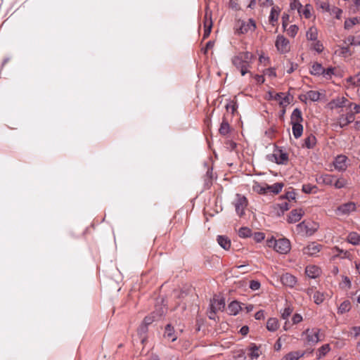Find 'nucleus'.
I'll return each instance as SVG.
<instances>
[{"instance_id":"nucleus-53","label":"nucleus","mask_w":360,"mask_h":360,"mask_svg":"<svg viewBox=\"0 0 360 360\" xmlns=\"http://www.w3.org/2000/svg\"><path fill=\"white\" fill-rule=\"evenodd\" d=\"M347 101V100L345 98L342 97L341 98H338V99L334 101L333 103H335L336 107L342 108L346 105L345 103Z\"/></svg>"},{"instance_id":"nucleus-37","label":"nucleus","mask_w":360,"mask_h":360,"mask_svg":"<svg viewBox=\"0 0 360 360\" xmlns=\"http://www.w3.org/2000/svg\"><path fill=\"white\" fill-rule=\"evenodd\" d=\"M274 99L279 101L281 105H285L289 103V99L288 96H285L283 93H277L274 97Z\"/></svg>"},{"instance_id":"nucleus-16","label":"nucleus","mask_w":360,"mask_h":360,"mask_svg":"<svg viewBox=\"0 0 360 360\" xmlns=\"http://www.w3.org/2000/svg\"><path fill=\"white\" fill-rule=\"evenodd\" d=\"M321 273L320 269L315 265H309L305 269V274L311 278H317Z\"/></svg>"},{"instance_id":"nucleus-39","label":"nucleus","mask_w":360,"mask_h":360,"mask_svg":"<svg viewBox=\"0 0 360 360\" xmlns=\"http://www.w3.org/2000/svg\"><path fill=\"white\" fill-rule=\"evenodd\" d=\"M308 40L315 41L317 39V30L314 27H310L306 34Z\"/></svg>"},{"instance_id":"nucleus-23","label":"nucleus","mask_w":360,"mask_h":360,"mask_svg":"<svg viewBox=\"0 0 360 360\" xmlns=\"http://www.w3.org/2000/svg\"><path fill=\"white\" fill-rule=\"evenodd\" d=\"M219 245L224 250H229L231 248L230 239L224 236H218L217 239Z\"/></svg>"},{"instance_id":"nucleus-19","label":"nucleus","mask_w":360,"mask_h":360,"mask_svg":"<svg viewBox=\"0 0 360 360\" xmlns=\"http://www.w3.org/2000/svg\"><path fill=\"white\" fill-rule=\"evenodd\" d=\"M281 281L285 285L289 287H293L297 283L296 278L290 274H283L281 277Z\"/></svg>"},{"instance_id":"nucleus-62","label":"nucleus","mask_w":360,"mask_h":360,"mask_svg":"<svg viewBox=\"0 0 360 360\" xmlns=\"http://www.w3.org/2000/svg\"><path fill=\"white\" fill-rule=\"evenodd\" d=\"M274 4V3L273 0H264L263 1H262L260 3V6H263V7L271 6V8H272L273 6H275Z\"/></svg>"},{"instance_id":"nucleus-42","label":"nucleus","mask_w":360,"mask_h":360,"mask_svg":"<svg viewBox=\"0 0 360 360\" xmlns=\"http://www.w3.org/2000/svg\"><path fill=\"white\" fill-rule=\"evenodd\" d=\"M328 13L331 15H335V17L339 20L341 18L342 10L336 6H332L330 7V11H329Z\"/></svg>"},{"instance_id":"nucleus-13","label":"nucleus","mask_w":360,"mask_h":360,"mask_svg":"<svg viewBox=\"0 0 360 360\" xmlns=\"http://www.w3.org/2000/svg\"><path fill=\"white\" fill-rule=\"evenodd\" d=\"M347 158L345 155H338L335 161L333 162L334 167L338 171H345L346 170L347 165Z\"/></svg>"},{"instance_id":"nucleus-33","label":"nucleus","mask_w":360,"mask_h":360,"mask_svg":"<svg viewBox=\"0 0 360 360\" xmlns=\"http://www.w3.org/2000/svg\"><path fill=\"white\" fill-rule=\"evenodd\" d=\"M360 23V18L354 17L348 18L345 21L344 27L346 30L351 29L354 25Z\"/></svg>"},{"instance_id":"nucleus-22","label":"nucleus","mask_w":360,"mask_h":360,"mask_svg":"<svg viewBox=\"0 0 360 360\" xmlns=\"http://www.w3.org/2000/svg\"><path fill=\"white\" fill-rule=\"evenodd\" d=\"M241 309L240 303L237 301L231 302L228 306V314L230 315H236Z\"/></svg>"},{"instance_id":"nucleus-34","label":"nucleus","mask_w":360,"mask_h":360,"mask_svg":"<svg viewBox=\"0 0 360 360\" xmlns=\"http://www.w3.org/2000/svg\"><path fill=\"white\" fill-rule=\"evenodd\" d=\"M249 350V356L251 359H257L259 356V349L255 344H251Z\"/></svg>"},{"instance_id":"nucleus-12","label":"nucleus","mask_w":360,"mask_h":360,"mask_svg":"<svg viewBox=\"0 0 360 360\" xmlns=\"http://www.w3.org/2000/svg\"><path fill=\"white\" fill-rule=\"evenodd\" d=\"M322 245L313 242L309 243L307 247L304 248L303 253L309 256H314L321 250Z\"/></svg>"},{"instance_id":"nucleus-38","label":"nucleus","mask_w":360,"mask_h":360,"mask_svg":"<svg viewBox=\"0 0 360 360\" xmlns=\"http://www.w3.org/2000/svg\"><path fill=\"white\" fill-rule=\"evenodd\" d=\"M283 187V183H276L271 186L266 185V188L269 191L274 193V194H278L280 193Z\"/></svg>"},{"instance_id":"nucleus-61","label":"nucleus","mask_w":360,"mask_h":360,"mask_svg":"<svg viewBox=\"0 0 360 360\" xmlns=\"http://www.w3.org/2000/svg\"><path fill=\"white\" fill-rule=\"evenodd\" d=\"M292 323L297 324L302 321V316L300 314H295L292 319Z\"/></svg>"},{"instance_id":"nucleus-9","label":"nucleus","mask_w":360,"mask_h":360,"mask_svg":"<svg viewBox=\"0 0 360 360\" xmlns=\"http://www.w3.org/2000/svg\"><path fill=\"white\" fill-rule=\"evenodd\" d=\"M356 204L353 202H348L338 207L336 213L341 215H347L356 211Z\"/></svg>"},{"instance_id":"nucleus-52","label":"nucleus","mask_w":360,"mask_h":360,"mask_svg":"<svg viewBox=\"0 0 360 360\" xmlns=\"http://www.w3.org/2000/svg\"><path fill=\"white\" fill-rule=\"evenodd\" d=\"M292 312V309H291L290 307H285L283 310V311L281 313V317L283 319H288V317L290 316V314Z\"/></svg>"},{"instance_id":"nucleus-55","label":"nucleus","mask_w":360,"mask_h":360,"mask_svg":"<svg viewBox=\"0 0 360 360\" xmlns=\"http://www.w3.org/2000/svg\"><path fill=\"white\" fill-rule=\"evenodd\" d=\"M212 179V168H208L206 174L205 176V181L207 184H210L211 182V180Z\"/></svg>"},{"instance_id":"nucleus-14","label":"nucleus","mask_w":360,"mask_h":360,"mask_svg":"<svg viewBox=\"0 0 360 360\" xmlns=\"http://www.w3.org/2000/svg\"><path fill=\"white\" fill-rule=\"evenodd\" d=\"M355 119L354 112H348L346 115H342L338 118V123L340 127H345L349 123L352 122Z\"/></svg>"},{"instance_id":"nucleus-56","label":"nucleus","mask_w":360,"mask_h":360,"mask_svg":"<svg viewBox=\"0 0 360 360\" xmlns=\"http://www.w3.org/2000/svg\"><path fill=\"white\" fill-rule=\"evenodd\" d=\"M313 49L317 51L318 53H321L323 51V44L321 43V41H316L315 43H314L313 44Z\"/></svg>"},{"instance_id":"nucleus-57","label":"nucleus","mask_w":360,"mask_h":360,"mask_svg":"<svg viewBox=\"0 0 360 360\" xmlns=\"http://www.w3.org/2000/svg\"><path fill=\"white\" fill-rule=\"evenodd\" d=\"M260 286V283L258 281L252 280L250 282V288L252 290H257L259 289Z\"/></svg>"},{"instance_id":"nucleus-17","label":"nucleus","mask_w":360,"mask_h":360,"mask_svg":"<svg viewBox=\"0 0 360 360\" xmlns=\"http://www.w3.org/2000/svg\"><path fill=\"white\" fill-rule=\"evenodd\" d=\"M280 13H281V8L278 6H273L271 8L270 15L269 17V21L270 24H271L272 25H274L275 22H277Z\"/></svg>"},{"instance_id":"nucleus-49","label":"nucleus","mask_w":360,"mask_h":360,"mask_svg":"<svg viewBox=\"0 0 360 360\" xmlns=\"http://www.w3.org/2000/svg\"><path fill=\"white\" fill-rule=\"evenodd\" d=\"M278 206L280 207L283 213L290 209L289 202L285 199H283V201L281 203H278Z\"/></svg>"},{"instance_id":"nucleus-64","label":"nucleus","mask_w":360,"mask_h":360,"mask_svg":"<svg viewBox=\"0 0 360 360\" xmlns=\"http://www.w3.org/2000/svg\"><path fill=\"white\" fill-rule=\"evenodd\" d=\"M226 108L227 110H229L231 109V112L233 113L236 109V103L231 101L229 103L226 104Z\"/></svg>"},{"instance_id":"nucleus-32","label":"nucleus","mask_w":360,"mask_h":360,"mask_svg":"<svg viewBox=\"0 0 360 360\" xmlns=\"http://www.w3.org/2000/svg\"><path fill=\"white\" fill-rule=\"evenodd\" d=\"M312 6L311 4H306L304 7L302 6L300 11H299V14L300 15H304V17L307 19H309L311 16Z\"/></svg>"},{"instance_id":"nucleus-15","label":"nucleus","mask_w":360,"mask_h":360,"mask_svg":"<svg viewBox=\"0 0 360 360\" xmlns=\"http://www.w3.org/2000/svg\"><path fill=\"white\" fill-rule=\"evenodd\" d=\"M210 307H211V309H214L217 310V311H223V309L225 307L224 299V298H218V297H213V299H212L210 300Z\"/></svg>"},{"instance_id":"nucleus-29","label":"nucleus","mask_w":360,"mask_h":360,"mask_svg":"<svg viewBox=\"0 0 360 360\" xmlns=\"http://www.w3.org/2000/svg\"><path fill=\"white\" fill-rule=\"evenodd\" d=\"M316 144V138L314 135L310 134L304 139L303 146L307 148H313Z\"/></svg>"},{"instance_id":"nucleus-28","label":"nucleus","mask_w":360,"mask_h":360,"mask_svg":"<svg viewBox=\"0 0 360 360\" xmlns=\"http://www.w3.org/2000/svg\"><path fill=\"white\" fill-rule=\"evenodd\" d=\"M323 67L321 64L319 63H315L312 65L311 69H310V73L311 75H315V76H319L322 75L323 73Z\"/></svg>"},{"instance_id":"nucleus-59","label":"nucleus","mask_w":360,"mask_h":360,"mask_svg":"<svg viewBox=\"0 0 360 360\" xmlns=\"http://www.w3.org/2000/svg\"><path fill=\"white\" fill-rule=\"evenodd\" d=\"M282 199H285L288 201L290 200L295 199V193L293 191H288L285 193V196L282 197Z\"/></svg>"},{"instance_id":"nucleus-11","label":"nucleus","mask_w":360,"mask_h":360,"mask_svg":"<svg viewBox=\"0 0 360 360\" xmlns=\"http://www.w3.org/2000/svg\"><path fill=\"white\" fill-rule=\"evenodd\" d=\"M275 161L278 165L286 164L288 161V155L281 149L276 148L273 154Z\"/></svg>"},{"instance_id":"nucleus-25","label":"nucleus","mask_w":360,"mask_h":360,"mask_svg":"<svg viewBox=\"0 0 360 360\" xmlns=\"http://www.w3.org/2000/svg\"><path fill=\"white\" fill-rule=\"evenodd\" d=\"M278 321L276 318H269L266 322V328L268 330L274 332L278 328Z\"/></svg>"},{"instance_id":"nucleus-46","label":"nucleus","mask_w":360,"mask_h":360,"mask_svg":"<svg viewBox=\"0 0 360 360\" xmlns=\"http://www.w3.org/2000/svg\"><path fill=\"white\" fill-rule=\"evenodd\" d=\"M335 250L338 253L334 256V257H339L340 258H348L350 255V253L349 252L340 250L338 247H335Z\"/></svg>"},{"instance_id":"nucleus-4","label":"nucleus","mask_w":360,"mask_h":360,"mask_svg":"<svg viewBox=\"0 0 360 360\" xmlns=\"http://www.w3.org/2000/svg\"><path fill=\"white\" fill-rule=\"evenodd\" d=\"M320 331L318 328H307L302 334V336H305V344L314 346L320 342Z\"/></svg>"},{"instance_id":"nucleus-31","label":"nucleus","mask_w":360,"mask_h":360,"mask_svg":"<svg viewBox=\"0 0 360 360\" xmlns=\"http://www.w3.org/2000/svg\"><path fill=\"white\" fill-rule=\"evenodd\" d=\"M347 241L354 245L360 244V235L356 232H351L347 236Z\"/></svg>"},{"instance_id":"nucleus-6","label":"nucleus","mask_w":360,"mask_h":360,"mask_svg":"<svg viewBox=\"0 0 360 360\" xmlns=\"http://www.w3.org/2000/svg\"><path fill=\"white\" fill-rule=\"evenodd\" d=\"M233 205L237 214L239 217L243 216L245 214V210L248 206L247 198L244 195L237 193Z\"/></svg>"},{"instance_id":"nucleus-45","label":"nucleus","mask_w":360,"mask_h":360,"mask_svg":"<svg viewBox=\"0 0 360 360\" xmlns=\"http://www.w3.org/2000/svg\"><path fill=\"white\" fill-rule=\"evenodd\" d=\"M334 74L335 68L329 67L326 69L323 68V73L322 74V76L326 79H330Z\"/></svg>"},{"instance_id":"nucleus-27","label":"nucleus","mask_w":360,"mask_h":360,"mask_svg":"<svg viewBox=\"0 0 360 360\" xmlns=\"http://www.w3.org/2000/svg\"><path fill=\"white\" fill-rule=\"evenodd\" d=\"M230 125L225 117H223L219 131L221 135L226 136L230 132Z\"/></svg>"},{"instance_id":"nucleus-24","label":"nucleus","mask_w":360,"mask_h":360,"mask_svg":"<svg viewBox=\"0 0 360 360\" xmlns=\"http://www.w3.org/2000/svg\"><path fill=\"white\" fill-rule=\"evenodd\" d=\"M292 124V130L293 136L295 139L301 137L303 133V126L301 123H293Z\"/></svg>"},{"instance_id":"nucleus-8","label":"nucleus","mask_w":360,"mask_h":360,"mask_svg":"<svg viewBox=\"0 0 360 360\" xmlns=\"http://www.w3.org/2000/svg\"><path fill=\"white\" fill-rule=\"evenodd\" d=\"M275 46H276L277 50L281 53H285L290 51L289 40L287 39L283 35L277 36V38H276V40L275 42Z\"/></svg>"},{"instance_id":"nucleus-43","label":"nucleus","mask_w":360,"mask_h":360,"mask_svg":"<svg viewBox=\"0 0 360 360\" xmlns=\"http://www.w3.org/2000/svg\"><path fill=\"white\" fill-rule=\"evenodd\" d=\"M316 6L319 8L321 9L323 11L328 12L330 11V6L329 3L326 1H319L316 2Z\"/></svg>"},{"instance_id":"nucleus-36","label":"nucleus","mask_w":360,"mask_h":360,"mask_svg":"<svg viewBox=\"0 0 360 360\" xmlns=\"http://www.w3.org/2000/svg\"><path fill=\"white\" fill-rule=\"evenodd\" d=\"M351 309V302L349 300H345L342 302L338 309V313L343 314L349 311Z\"/></svg>"},{"instance_id":"nucleus-7","label":"nucleus","mask_w":360,"mask_h":360,"mask_svg":"<svg viewBox=\"0 0 360 360\" xmlns=\"http://www.w3.org/2000/svg\"><path fill=\"white\" fill-rule=\"evenodd\" d=\"M212 12L210 9L209 6H207L205 8V13L204 16L203 25H204V33L203 38L205 39L210 34L212 27Z\"/></svg>"},{"instance_id":"nucleus-3","label":"nucleus","mask_w":360,"mask_h":360,"mask_svg":"<svg viewBox=\"0 0 360 360\" xmlns=\"http://www.w3.org/2000/svg\"><path fill=\"white\" fill-rule=\"evenodd\" d=\"M319 228V225L314 221H303L296 226V231L302 236H312Z\"/></svg>"},{"instance_id":"nucleus-51","label":"nucleus","mask_w":360,"mask_h":360,"mask_svg":"<svg viewBox=\"0 0 360 360\" xmlns=\"http://www.w3.org/2000/svg\"><path fill=\"white\" fill-rule=\"evenodd\" d=\"M290 8L292 10L297 9V11L301 10L302 5L298 0H293L290 4Z\"/></svg>"},{"instance_id":"nucleus-26","label":"nucleus","mask_w":360,"mask_h":360,"mask_svg":"<svg viewBox=\"0 0 360 360\" xmlns=\"http://www.w3.org/2000/svg\"><path fill=\"white\" fill-rule=\"evenodd\" d=\"M304 354V352H301L299 351L291 352L285 355L282 360H298L300 358L303 356Z\"/></svg>"},{"instance_id":"nucleus-5","label":"nucleus","mask_w":360,"mask_h":360,"mask_svg":"<svg viewBox=\"0 0 360 360\" xmlns=\"http://www.w3.org/2000/svg\"><path fill=\"white\" fill-rule=\"evenodd\" d=\"M256 28V24L253 19H249L248 21L238 20L235 25L236 33L243 34L249 31H254Z\"/></svg>"},{"instance_id":"nucleus-48","label":"nucleus","mask_w":360,"mask_h":360,"mask_svg":"<svg viewBox=\"0 0 360 360\" xmlns=\"http://www.w3.org/2000/svg\"><path fill=\"white\" fill-rule=\"evenodd\" d=\"M345 43L348 46H356L360 45V41H356L354 36H349L345 41Z\"/></svg>"},{"instance_id":"nucleus-20","label":"nucleus","mask_w":360,"mask_h":360,"mask_svg":"<svg viewBox=\"0 0 360 360\" xmlns=\"http://www.w3.org/2000/svg\"><path fill=\"white\" fill-rule=\"evenodd\" d=\"M164 337L172 342H174L177 339V336L174 333V328L171 324H167L165 326Z\"/></svg>"},{"instance_id":"nucleus-1","label":"nucleus","mask_w":360,"mask_h":360,"mask_svg":"<svg viewBox=\"0 0 360 360\" xmlns=\"http://www.w3.org/2000/svg\"><path fill=\"white\" fill-rule=\"evenodd\" d=\"M254 58L255 56L251 52L242 51L231 58V63L240 71L241 75L244 76L250 72Z\"/></svg>"},{"instance_id":"nucleus-21","label":"nucleus","mask_w":360,"mask_h":360,"mask_svg":"<svg viewBox=\"0 0 360 360\" xmlns=\"http://www.w3.org/2000/svg\"><path fill=\"white\" fill-rule=\"evenodd\" d=\"M303 121V117L302 115V112L299 108H295L291 115L290 117V122L293 123H302Z\"/></svg>"},{"instance_id":"nucleus-40","label":"nucleus","mask_w":360,"mask_h":360,"mask_svg":"<svg viewBox=\"0 0 360 360\" xmlns=\"http://www.w3.org/2000/svg\"><path fill=\"white\" fill-rule=\"evenodd\" d=\"M238 236L240 238H248L252 236V231L248 227H241L238 231Z\"/></svg>"},{"instance_id":"nucleus-54","label":"nucleus","mask_w":360,"mask_h":360,"mask_svg":"<svg viewBox=\"0 0 360 360\" xmlns=\"http://www.w3.org/2000/svg\"><path fill=\"white\" fill-rule=\"evenodd\" d=\"M265 238L264 233L262 232H256L253 234L254 240L259 243L263 240Z\"/></svg>"},{"instance_id":"nucleus-2","label":"nucleus","mask_w":360,"mask_h":360,"mask_svg":"<svg viewBox=\"0 0 360 360\" xmlns=\"http://www.w3.org/2000/svg\"><path fill=\"white\" fill-rule=\"evenodd\" d=\"M269 247H274V250L281 254H287L290 250V243L287 238L275 240L273 238L267 240Z\"/></svg>"},{"instance_id":"nucleus-35","label":"nucleus","mask_w":360,"mask_h":360,"mask_svg":"<svg viewBox=\"0 0 360 360\" xmlns=\"http://www.w3.org/2000/svg\"><path fill=\"white\" fill-rule=\"evenodd\" d=\"M321 94L317 91L310 90L307 92L304 97L306 99H309L311 101H317L320 99Z\"/></svg>"},{"instance_id":"nucleus-50","label":"nucleus","mask_w":360,"mask_h":360,"mask_svg":"<svg viewBox=\"0 0 360 360\" xmlns=\"http://www.w3.org/2000/svg\"><path fill=\"white\" fill-rule=\"evenodd\" d=\"M316 187L311 184H304L302 186V191L305 193H314V190H316Z\"/></svg>"},{"instance_id":"nucleus-18","label":"nucleus","mask_w":360,"mask_h":360,"mask_svg":"<svg viewBox=\"0 0 360 360\" xmlns=\"http://www.w3.org/2000/svg\"><path fill=\"white\" fill-rule=\"evenodd\" d=\"M335 176L330 174H325L321 175L318 181L319 183H322L325 185L328 186H333L335 182Z\"/></svg>"},{"instance_id":"nucleus-60","label":"nucleus","mask_w":360,"mask_h":360,"mask_svg":"<svg viewBox=\"0 0 360 360\" xmlns=\"http://www.w3.org/2000/svg\"><path fill=\"white\" fill-rule=\"evenodd\" d=\"M147 332H148V326L142 323L138 329V333L141 336H142L143 335L146 334Z\"/></svg>"},{"instance_id":"nucleus-47","label":"nucleus","mask_w":360,"mask_h":360,"mask_svg":"<svg viewBox=\"0 0 360 360\" xmlns=\"http://www.w3.org/2000/svg\"><path fill=\"white\" fill-rule=\"evenodd\" d=\"M298 30L299 28L296 25H292L287 30V34L290 37H294L297 34Z\"/></svg>"},{"instance_id":"nucleus-58","label":"nucleus","mask_w":360,"mask_h":360,"mask_svg":"<svg viewBox=\"0 0 360 360\" xmlns=\"http://www.w3.org/2000/svg\"><path fill=\"white\" fill-rule=\"evenodd\" d=\"M155 318V316L154 315L146 316L144 318L142 323L148 326L150 324H151L154 321Z\"/></svg>"},{"instance_id":"nucleus-30","label":"nucleus","mask_w":360,"mask_h":360,"mask_svg":"<svg viewBox=\"0 0 360 360\" xmlns=\"http://www.w3.org/2000/svg\"><path fill=\"white\" fill-rule=\"evenodd\" d=\"M330 350V347L329 344H325L319 348L316 352V356L318 359H321L325 356Z\"/></svg>"},{"instance_id":"nucleus-10","label":"nucleus","mask_w":360,"mask_h":360,"mask_svg":"<svg viewBox=\"0 0 360 360\" xmlns=\"http://www.w3.org/2000/svg\"><path fill=\"white\" fill-rule=\"evenodd\" d=\"M304 214V212L302 209H294L289 213L287 221L290 224L296 223L301 219Z\"/></svg>"},{"instance_id":"nucleus-44","label":"nucleus","mask_w":360,"mask_h":360,"mask_svg":"<svg viewBox=\"0 0 360 360\" xmlns=\"http://www.w3.org/2000/svg\"><path fill=\"white\" fill-rule=\"evenodd\" d=\"M347 182L344 178L335 179L334 186L336 188H342L346 186Z\"/></svg>"},{"instance_id":"nucleus-41","label":"nucleus","mask_w":360,"mask_h":360,"mask_svg":"<svg viewBox=\"0 0 360 360\" xmlns=\"http://www.w3.org/2000/svg\"><path fill=\"white\" fill-rule=\"evenodd\" d=\"M313 299H314V302L316 304H320L324 301L325 297H324L323 293H322L319 291H316V292H314V293L313 295Z\"/></svg>"},{"instance_id":"nucleus-63","label":"nucleus","mask_w":360,"mask_h":360,"mask_svg":"<svg viewBox=\"0 0 360 360\" xmlns=\"http://www.w3.org/2000/svg\"><path fill=\"white\" fill-rule=\"evenodd\" d=\"M289 18V15L288 14H283L282 16V25L284 30H285L288 26Z\"/></svg>"}]
</instances>
